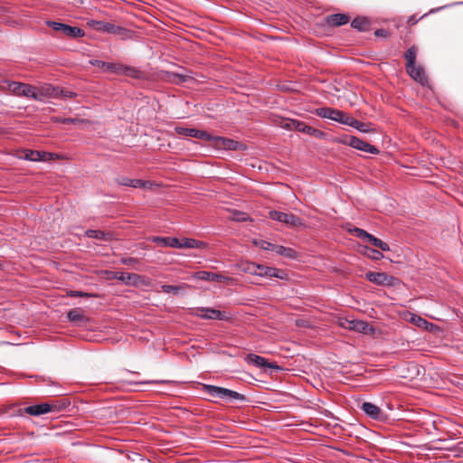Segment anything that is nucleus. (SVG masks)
Masks as SVG:
<instances>
[{
    "instance_id": "1a4fd4ad",
    "label": "nucleus",
    "mask_w": 463,
    "mask_h": 463,
    "mask_svg": "<svg viewBox=\"0 0 463 463\" xmlns=\"http://www.w3.org/2000/svg\"><path fill=\"white\" fill-rule=\"evenodd\" d=\"M46 24L52 28L56 32H61L64 36H67L71 39L80 38L85 35V33L82 29L75 26H71L66 24L48 21Z\"/></svg>"
},
{
    "instance_id": "f3484780",
    "label": "nucleus",
    "mask_w": 463,
    "mask_h": 463,
    "mask_svg": "<svg viewBox=\"0 0 463 463\" xmlns=\"http://www.w3.org/2000/svg\"><path fill=\"white\" fill-rule=\"evenodd\" d=\"M256 275L260 277L278 278L280 279L287 278V273L284 270L260 264H259Z\"/></svg>"
},
{
    "instance_id": "412c9836",
    "label": "nucleus",
    "mask_w": 463,
    "mask_h": 463,
    "mask_svg": "<svg viewBox=\"0 0 463 463\" xmlns=\"http://www.w3.org/2000/svg\"><path fill=\"white\" fill-rule=\"evenodd\" d=\"M164 74V79L166 81L177 85L186 82L188 80L192 79L191 76L180 72L165 71Z\"/></svg>"
},
{
    "instance_id": "20e7f679",
    "label": "nucleus",
    "mask_w": 463,
    "mask_h": 463,
    "mask_svg": "<svg viewBox=\"0 0 463 463\" xmlns=\"http://www.w3.org/2000/svg\"><path fill=\"white\" fill-rule=\"evenodd\" d=\"M207 141H211L213 143V146L215 149H224L230 151H237V150H246L247 146L244 144H241L234 139L213 136L210 134V137Z\"/></svg>"
},
{
    "instance_id": "4c0bfd02",
    "label": "nucleus",
    "mask_w": 463,
    "mask_h": 463,
    "mask_svg": "<svg viewBox=\"0 0 463 463\" xmlns=\"http://www.w3.org/2000/svg\"><path fill=\"white\" fill-rule=\"evenodd\" d=\"M229 212L231 213L230 218L232 221H235V222H246V221L250 220V218H249V216H248V214L246 213L240 212V211H237V210H229Z\"/></svg>"
},
{
    "instance_id": "8fccbe9b",
    "label": "nucleus",
    "mask_w": 463,
    "mask_h": 463,
    "mask_svg": "<svg viewBox=\"0 0 463 463\" xmlns=\"http://www.w3.org/2000/svg\"><path fill=\"white\" fill-rule=\"evenodd\" d=\"M169 383V382L165 381V380H154V381L146 382L145 383Z\"/></svg>"
},
{
    "instance_id": "f8f14e48",
    "label": "nucleus",
    "mask_w": 463,
    "mask_h": 463,
    "mask_svg": "<svg viewBox=\"0 0 463 463\" xmlns=\"http://www.w3.org/2000/svg\"><path fill=\"white\" fill-rule=\"evenodd\" d=\"M194 315L203 319L227 321L231 318L230 315L226 312L210 307H197L194 311Z\"/></svg>"
},
{
    "instance_id": "864d4df0",
    "label": "nucleus",
    "mask_w": 463,
    "mask_h": 463,
    "mask_svg": "<svg viewBox=\"0 0 463 463\" xmlns=\"http://www.w3.org/2000/svg\"><path fill=\"white\" fill-rule=\"evenodd\" d=\"M461 452L463 453V448L461 449Z\"/></svg>"
},
{
    "instance_id": "f257e3e1",
    "label": "nucleus",
    "mask_w": 463,
    "mask_h": 463,
    "mask_svg": "<svg viewBox=\"0 0 463 463\" xmlns=\"http://www.w3.org/2000/svg\"><path fill=\"white\" fill-rule=\"evenodd\" d=\"M70 405V402L66 399L53 400L48 402L31 405L25 408L16 410L14 415L23 416L24 413L32 416H40L48 412H59L66 409Z\"/></svg>"
},
{
    "instance_id": "393cba45",
    "label": "nucleus",
    "mask_w": 463,
    "mask_h": 463,
    "mask_svg": "<svg viewBox=\"0 0 463 463\" xmlns=\"http://www.w3.org/2000/svg\"><path fill=\"white\" fill-rule=\"evenodd\" d=\"M153 242L164 246V247H171L177 248L180 246V241L175 237H152L150 239Z\"/></svg>"
},
{
    "instance_id": "9d476101",
    "label": "nucleus",
    "mask_w": 463,
    "mask_h": 463,
    "mask_svg": "<svg viewBox=\"0 0 463 463\" xmlns=\"http://www.w3.org/2000/svg\"><path fill=\"white\" fill-rule=\"evenodd\" d=\"M269 217L274 221L282 222L289 227L296 228L304 225L303 221L290 213H282L279 211L269 212Z\"/></svg>"
},
{
    "instance_id": "f03ea898",
    "label": "nucleus",
    "mask_w": 463,
    "mask_h": 463,
    "mask_svg": "<svg viewBox=\"0 0 463 463\" xmlns=\"http://www.w3.org/2000/svg\"><path fill=\"white\" fill-rule=\"evenodd\" d=\"M90 64L102 69L104 71H111L116 74L137 77L139 71L136 68L116 62H106L100 60H91Z\"/></svg>"
},
{
    "instance_id": "603ef678",
    "label": "nucleus",
    "mask_w": 463,
    "mask_h": 463,
    "mask_svg": "<svg viewBox=\"0 0 463 463\" xmlns=\"http://www.w3.org/2000/svg\"><path fill=\"white\" fill-rule=\"evenodd\" d=\"M383 30H377V31L375 32V34H376V35H383Z\"/></svg>"
},
{
    "instance_id": "2f4dec72",
    "label": "nucleus",
    "mask_w": 463,
    "mask_h": 463,
    "mask_svg": "<svg viewBox=\"0 0 463 463\" xmlns=\"http://www.w3.org/2000/svg\"><path fill=\"white\" fill-rule=\"evenodd\" d=\"M206 243L203 241H196L194 239H184L183 242L180 241V246L177 249H203L205 248Z\"/></svg>"
},
{
    "instance_id": "cd10ccee",
    "label": "nucleus",
    "mask_w": 463,
    "mask_h": 463,
    "mask_svg": "<svg viewBox=\"0 0 463 463\" xmlns=\"http://www.w3.org/2000/svg\"><path fill=\"white\" fill-rule=\"evenodd\" d=\"M280 127L288 130H297L298 132H302V128L305 127V123L297 119H283L281 121Z\"/></svg>"
},
{
    "instance_id": "49530a36",
    "label": "nucleus",
    "mask_w": 463,
    "mask_h": 463,
    "mask_svg": "<svg viewBox=\"0 0 463 463\" xmlns=\"http://www.w3.org/2000/svg\"><path fill=\"white\" fill-rule=\"evenodd\" d=\"M121 262L125 265H133L138 262V260L135 258L128 257L122 259Z\"/></svg>"
},
{
    "instance_id": "79ce46f5",
    "label": "nucleus",
    "mask_w": 463,
    "mask_h": 463,
    "mask_svg": "<svg viewBox=\"0 0 463 463\" xmlns=\"http://www.w3.org/2000/svg\"><path fill=\"white\" fill-rule=\"evenodd\" d=\"M254 245L260 247L262 250H274L275 244L270 243L269 241H263V240H255L253 241Z\"/></svg>"
},
{
    "instance_id": "a211bd4d",
    "label": "nucleus",
    "mask_w": 463,
    "mask_h": 463,
    "mask_svg": "<svg viewBox=\"0 0 463 463\" xmlns=\"http://www.w3.org/2000/svg\"><path fill=\"white\" fill-rule=\"evenodd\" d=\"M68 319L76 324L77 326L86 325L90 318L85 316L84 312L80 308H73L67 314Z\"/></svg>"
},
{
    "instance_id": "09e8293b",
    "label": "nucleus",
    "mask_w": 463,
    "mask_h": 463,
    "mask_svg": "<svg viewBox=\"0 0 463 463\" xmlns=\"http://www.w3.org/2000/svg\"><path fill=\"white\" fill-rule=\"evenodd\" d=\"M416 324L418 326H425V327H427V326L429 325L428 321L421 317L417 318Z\"/></svg>"
},
{
    "instance_id": "6ab92c4d",
    "label": "nucleus",
    "mask_w": 463,
    "mask_h": 463,
    "mask_svg": "<svg viewBox=\"0 0 463 463\" xmlns=\"http://www.w3.org/2000/svg\"><path fill=\"white\" fill-rule=\"evenodd\" d=\"M406 71L414 80L422 85L427 81L425 71L420 66H416V64L406 66Z\"/></svg>"
},
{
    "instance_id": "ea45409f",
    "label": "nucleus",
    "mask_w": 463,
    "mask_h": 463,
    "mask_svg": "<svg viewBox=\"0 0 463 463\" xmlns=\"http://www.w3.org/2000/svg\"><path fill=\"white\" fill-rule=\"evenodd\" d=\"M257 269H259V264H256L254 262L247 261V262L241 264V269L244 272H247L250 274L256 275Z\"/></svg>"
},
{
    "instance_id": "39448f33",
    "label": "nucleus",
    "mask_w": 463,
    "mask_h": 463,
    "mask_svg": "<svg viewBox=\"0 0 463 463\" xmlns=\"http://www.w3.org/2000/svg\"><path fill=\"white\" fill-rule=\"evenodd\" d=\"M8 90L16 96L30 98L32 99H40V94L36 93V87L17 81L8 82Z\"/></svg>"
},
{
    "instance_id": "c756f323",
    "label": "nucleus",
    "mask_w": 463,
    "mask_h": 463,
    "mask_svg": "<svg viewBox=\"0 0 463 463\" xmlns=\"http://www.w3.org/2000/svg\"><path fill=\"white\" fill-rule=\"evenodd\" d=\"M198 278L201 279H203V280L217 281V282H222V281H226V280L230 279L229 278H227L223 275H221L218 273L207 272V271L199 272Z\"/></svg>"
},
{
    "instance_id": "7ed1b4c3",
    "label": "nucleus",
    "mask_w": 463,
    "mask_h": 463,
    "mask_svg": "<svg viewBox=\"0 0 463 463\" xmlns=\"http://www.w3.org/2000/svg\"><path fill=\"white\" fill-rule=\"evenodd\" d=\"M204 392L212 397H219L222 399L236 400L240 402H246L247 398L245 395L239 393L235 391L218 387L214 385H203Z\"/></svg>"
},
{
    "instance_id": "dca6fc26",
    "label": "nucleus",
    "mask_w": 463,
    "mask_h": 463,
    "mask_svg": "<svg viewBox=\"0 0 463 463\" xmlns=\"http://www.w3.org/2000/svg\"><path fill=\"white\" fill-rule=\"evenodd\" d=\"M115 279L126 283L127 285H138L145 284L148 285V282L145 281V279L135 273H127V272H116Z\"/></svg>"
},
{
    "instance_id": "2eb2a0df",
    "label": "nucleus",
    "mask_w": 463,
    "mask_h": 463,
    "mask_svg": "<svg viewBox=\"0 0 463 463\" xmlns=\"http://www.w3.org/2000/svg\"><path fill=\"white\" fill-rule=\"evenodd\" d=\"M175 132L179 136L195 137L202 140H208L210 137V133L203 130H198L196 128L175 127Z\"/></svg>"
},
{
    "instance_id": "4be33fe9",
    "label": "nucleus",
    "mask_w": 463,
    "mask_h": 463,
    "mask_svg": "<svg viewBox=\"0 0 463 463\" xmlns=\"http://www.w3.org/2000/svg\"><path fill=\"white\" fill-rule=\"evenodd\" d=\"M36 93L40 94L41 99L38 101H43L45 98H56L59 97V88H55L52 85H44L40 89L36 88Z\"/></svg>"
},
{
    "instance_id": "a18cd8bd",
    "label": "nucleus",
    "mask_w": 463,
    "mask_h": 463,
    "mask_svg": "<svg viewBox=\"0 0 463 463\" xmlns=\"http://www.w3.org/2000/svg\"><path fill=\"white\" fill-rule=\"evenodd\" d=\"M54 121L62 124H70L75 122L76 119L71 118H56Z\"/></svg>"
},
{
    "instance_id": "c9c22d12",
    "label": "nucleus",
    "mask_w": 463,
    "mask_h": 463,
    "mask_svg": "<svg viewBox=\"0 0 463 463\" xmlns=\"http://www.w3.org/2000/svg\"><path fill=\"white\" fill-rule=\"evenodd\" d=\"M349 232L352 235L361 239L362 241H364L365 242L368 241L370 236L372 235V234L368 233L366 231L360 229V228H356V227L349 229Z\"/></svg>"
},
{
    "instance_id": "7c9ffc66",
    "label": "nucleus",
    "mask_w": 463,
    "mask_h": 463,
    "mask_svg": "<svg viewBox=\"0 0 463 463\" xmlns=\"http://www.w3.org/2000/svg\"><path fill=\"white\" fill-rule=\"evenodd\" d=\"M273 251H275L277 254L280 256H283L290 260H295L298 258V253L295 250L281 245L275 244Z\"/></svg>"
},
{
    "instance_id": "f704fd0d",
    "label": "nucleus",
    "mask_w": 463,
    "mask_h": 463,
    "mask_svg": "<svg viewBox=\"0 0 463 463\" xmlns=\"http://www.w3.org/2000/svg\"><path fill=\"white\" fill-rule=\"evenodd\" d=\"M417 56V47L411 46L404 53V58L406 60V66H411L415 64Z\"/></svg>"
},
{
    "instance_id": "ddd939ff",
    "label": "nucleus",
    "mask_w": 463,
    "mask_h": 463,
    "mask_svg": "<svg viewBox=\"0 0 463 463\" xmlns=\"http://www.w3.org/2000/svg\"><path fill=\"white\" fill-rule=\"evenodd\" d=\"M114 181L120 185L131 186L134 188L151 189L153 185H155V184L150 181L133 179L128 175H118Z\"/></svg>"
},
{
    "instance_id": "423d86ee",
    "label": "nucleus",
    "mask_w": 463,
    "mask_h": 463,
    "mask_svg": "<svg viewBox=\"0 0 463 463\" xmlns=\"http://www.w3.org/2000/svg\"><path fill=\"white\" fill-rule=\"evenodd\" d=\"M315 114L322 118L331 119L343 125H346L345 120L349 118V115L345 112L330 107L317 108L315 110Z\"/></svg>"
},
{
    "instance_id": "e433bc0d",
    "label": "nucleus",
    "mask_w": 463,
    "mask_h": 463,
    "mask_svg": "<svg viewBox=\"0 0 463 463\" xmlns=\"http://www.w3.org/2000/svg\"><path fill=\"white\" fill-rule=\"evenodd\" d=\"M367 242L371 243L374 247H377V248L381 249L383 251H388L390 250V247H389V245L386 242H384L382 240L374 237L373 235L370 236V238H369Z\"/></svg>"
},
{
    "instance_id": "de8ad7c7",
    "label": "nucleus",
    "mask_w": 463,
    "mask_h": 463,
    "mask_svg": "<svg viewBox=\"0 0 463 463\" xmlns=\"http://www.w3.org/2000/svg\"><path fill=\"white\" fill-rule=\"evenodd\" d=\"M71 297H86V298H89V297H90L91 295H90V294H89V293L81 292V291H71Z\"/></svg>"
},
{
    "instance_id": "6e6552de",
    "label": "nucleus",
    "mask_w": 463,
    "mask_h": 463,
    "mask_svg": "<svg viewBox=\"0 0 463 463\" xmlns=\"http://www.w3.org/2000/svg\"><path fill=\"white\" fill-rule=\"evenodd\" d=\"M20 158L28 160V161H33V162H47L52 161L56 158L61 157L58 154L54 153H49L45 151H38V150H31V149H24L20 152L19 156Z\"/></svg>"
},
{
    "instance_id": "3c124183",
    "label": "nucleus",
    "mask_w": 463,
    "mask_h": 463,
    "mask_svg": "<svg viewBox=\"0 0 463 463\" xmlns=\"http://www.w3.org/2000/svg\"><path fill=\"white\" fill-rule=\"evenodd\" d=\"M296 325H297L298 326H305V325H306V321H305V320H302V319H301V320H297V321H296Z\"/></svg>"
},
{
    "instance_id": "c85d7f7f",
    "label": "nucleus",
    "mask_w": 463,
    "mask_h": 463,
    "mask_svg": "<svg viewBox=\"0 0 463 463\" xmlns=\"http://www.w3.org/2000/svg\"><path fill=\"white\" fill-rule=\"evenodd\" d=\"M85 235L89 238H93L97 240H103L106 241H111L113 236L110 232H105L99 230H87L85 232Z\"/></svg>"
},
{
    "instance_id": "72a5a7b5",
    "label": "nucleus",
    "mask_w": 463,
    "mask_h": 463,
    "mask_svg": "<svg viewBox=\"0 0 463 463\" xmlns=\"http://www.w3.org/2000/svg\"><path fill=\"white\" fill-rule=\"evenodd\" d=\"M351 25L354 29H357L361 32H365L369 29L370 24L369 21L364 17H356L352 21Z\"/></svg>"
},
{
    "instance_id": "c03bdc74",
    "label": "nucleus",
    "mask_w": 463,
    "mask_h": 463,
    "mask_svg": "<svg viewBox=\"0 0 463 463\" xmlns=\"http://www.w3.org/2000/svg\"><path fill=\"white\" fill-rule=\"evenodd\" d=\"M59 96L64 97V98H72L75 97L76 94L69 90H62L59 89Z\"/></svg>"
},
{
    "instance_id": "a878e982",
    "label": "nucleus",
    "mask_w": 463,
    "mask_h": 463,
    "mask_svg": "<svg viewBox=\"0 0 463 463\" xmlns=\"http://www.w3.org/2000/svg\"><path fill=\"white\" fill-rule=\"evenodd\" d=\"M326 24L331 26H340L349 22L348 15L345 14H334L326 17Z\"/></svg>"
},
{
    "instance_id": "4468645a",
    "label": "nucleus",
    "mask_w": 463,
    "mask_h": 463,
    "mask_svg": "<svg viewBox=\"0 0 463 463\" xmlns=\"http://www.w3.org/2000/svg\"><path fill=\"white\" fill-rule=\"evenodd\" d=\"M365 278L376 285L393 286L396 281V278L384 272L371 271L365 274Z\"/></svg>"
},
{
    "instance_id": "aec40b11",
    "label": "nucleus",
    "mask_w": 463,
    "mask_h": 463,
    "mask_svg": "<svg viewBox=\"0 0 463 463\" xmlns=\"http://www.w3.org/2000/svg\"><path fill=\"white\" fill-rule=\"evenodd\" d=\"M361 409L364 412L373 420H381L383 418L382 410L375 404L365 402L362 404Z\"/></svg>"
},
{
    "instance_id": "473e14b6",
    "label": "nucleus",
    "mask_w": 463,
    "mask_h": 463,
    "mask_svg": "<svg viewBox=\"0 0 463 463\" xmlns=\"http://www.w3.org/2000/svg\"><path fill=\"white\" fill-rule=\"evenodd\" d=\"M189 286L184 283L181 284V285H162L161 289L165 293H172L174 295H179L181 292H183Z\"/></svg>"
},
{
    "instance_id": "5701e85b",
    "label": "nucleus",
    "mask_w": 463,
    "mask_h": 463,
    "mask_svg": "<svg viewBox=\"0 0 463 463\" xmlns=\"http://www.w3.org/2000/svg\"><path fill=\"white\" fill-rule=\"evenodd\" d=\"M246 362L248 364H254L257 367L279 368V366L269 363L268 360H266L264 357L254 354H248L246 357Z\"/></svg>"
},
{
    "instance_id": "9b49d317",
    "label": "nucleus",
    "mask_w": 463,
    "mask_h": 463,
    "mask_svg": "<svg viewBox=\"0 0 463 463\" xmlns=\"http://www.w3.org/2000/svg\"><path fill=\"white\" fill-rule=\"evenodd\" d=\"M340 142L345 145H348L353 148L363 151V152L370 153L373 155L379 153V150L374 146H373V145H371L354 136H349V137H343L340 140Z\"/></svg>"
},
{
    "instance_id": "58836bf2",
    "label": "nucleus",
    "mask_w": 463,
    "mask_h": 463,
    "mask_svg": "<svg viewBox=\"0 0 463 463\" xmlns=\"http://www.w3.org/2000/svg\"><path fill=\"white\" fill-rule=\"evenodd\" d=\"M363 252H364V254L367 255L369 258H371L373 260H381L383 258V255L381 251L368 248V247H364V250Z\"/></svg>"
},
{
    "instance_id": "a19ab883",
    "label": "nucleus",
    "mask_w": 463,
    "mask_h": 463,
    "mask_svg": "<svg viewBox=\"0 0 463 463\" xmlns=\"http://www.w3.org/2000/svg\"><path fill=\"white\" fill-rule=\"evenodd\" d=\"M302 133H306L307 135L314 136L317 137H320L324 135V133L321 130L307 126V124H305V127H303Z\"/></svg>"
},
{
    "instance_id": "0eeeda50",
    "label": "nucleus",
    "mask_w": 463,
    "mask_h": 463,
    "mask_svg": "<svg viewBox=\"0 0 463 463\" xmlns=\"http://www.w3.org/2000/svg\"><path fill=\"white\" fill-rule=\"evenodd\" d=\"M87 25L99 33H107L119 35L126 32V29L123 27H120L118 25H116L106 21H99L95 19L88 20Z\"/></svg>"
},
{
    "instance_id": "b1692460",
    "label": "nucleus",
    "mask_w": 463,
    "mask_h": 463,
    "mask_svg": "<svg viewBox=\"0 0 463 463\" xmlns=\"http://www.w3.org/2000/svg\"><path fill=\"white\" fill-rule=\"evenodd\" d=\"M345 121H346V126H350L363 133H370V132H373V130H374L372 128V125L370 123H363V122L354 118L351 116H349L348 120H345Z\"/></svg>"
},
{
    "instance_id": "bb28decb",
    "label": "nucleus",
    "mask_w": 463,
    "mask_h": 463,
    "mask_svg": "<svg viewBox=\"0 0 463 463\" xmlns=\"http://www.w3.org/2000/svg\"><path fill=\"white\" fill-rule=\"evenodd\" d=\"M353 331L363 333L364 335H373L375 329L372 325L365 321L354 319Z\"/></svg>"
},
{
    "instance_id": "37998d69",
    "label": "nucleus",
    "mask_w": 463,
    "mask_h": 463,
    "mask_svg": "<svg viewBox=\"0 0 463 463\" xmlns=\"http://www.w3.org/2000/svg\"><path fill=\"white\" fill-rule=\"evenodd\" d=\"M354 323V319H348V318H345V317L339 318V320H338V325L341 327H343L345 329H348V330H353Z\"/></svg>"
}]
</instances>
